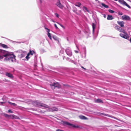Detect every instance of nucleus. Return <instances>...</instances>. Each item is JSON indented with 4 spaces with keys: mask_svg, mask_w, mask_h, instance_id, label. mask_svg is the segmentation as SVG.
<instances>
[{
    "mask_svg": "<svg viewBox=\"0 0 131 131\" xmlns=\"http://www.w3.org/2000/svg\"><path fill=\"white\" fill-rule=\"evenodd\" d=\"M124 1L123 0H119L118 1L120 3L122 4L123 3Z\"/></svg>",
    "mask_w": 131,
    "mask_h": 131,
    "instance_id": "24",
    "label": "nucleus"
},
{
    "mask_svg": "<svg viewBox=\"0 0 131 131\" xmlns=\"http://www.w3.org/2000/svg\"><path fill=\"white\" fill-rule=\"evenodd\" d=\"M8 112H10V113H13V112L12 111V110H9L8 111Z\"/></svg>",
    "mask_w": 131,
    "mask_h": 131,
    "instance_id": "32",
    "label": "nucleus"
},
{
    "mask_svg": "<svg viewBox=\"0 0 131 131\" xmlns=\"http://www.w3.org/2000/svg\"><path fill=\"white\" fill-rule=\"evenodd\" d=\"M64 123L67 125L71 126L74 128H78L79 127V126L78 125H74L72 124L67 122H64Z\"/></svg>",
    "mask_w": 131,
    "mask_h": 131,
    "instance_id": "6",
    "label": "nucleus"
},
{
    "mask_svg": "<svg viewBox=\"0 0 131 131\" xmlns=\"http://www.w3.org/2000/svg\"><path fill=\"white\" fill-rule=\"evenodd\" d=\"M101 114H103V115H104L109 116H108L107 115H106V114H104L101 113Z\"/></svg>",
    "mask_w": 131,
    "mask_h": 131,
    "instance_id": "36",
    "label": "nucleus"
},
{
    "mask_svg": "<svg viewBox=\"0 0 131 131\" xmlns=\"http://www.w3.org/2000/svg\"><path fill=\"white\" fill-rule=\"evenodd\" d=\"M75 6L78 7H80L81 5V4L79 2H77L75 4Z\"/></svg>",
    "mask_w": 131,
    "mask_h": 131,
    "instance_id": "16",
    "label": "nucleus"
},
{
    "mask_svg": "<svg viewBox=\"0 0 131 131\" xmlns=\"http://www.w3.org/2000/svg\"><path fill=\"white\" fill-rule=\"evenodd\" d=\"M57 23L59 25H60V23H58V22H57Z\"/></svg>",
    "mask_w": 131,
    "mask_h": 131,
    "instance_id": "40",
    "label": "nucleus"
},
{
    "mask_svg": "<svg viewBox=\"0 0 131 131\" xmlns=\"http://www.w3.org/2000/svg\"><path fill=\"white\" fill-rule=\"evenodd\" d=\"M45 29H47V32H48H48H49V31H50V30H49V29H48V28H45Z\"/></svg>",
    "mask_w": 131,
    "mask_h": 131,
    "instance_id": "30",
    "label": "nucleus"
},
{
    "mask_svg": "<svg viewBox=\"0 0 131 131\" xmlns=\"http://www.w3.org/2000/svg\"><path fill=\"white\" fill-rule=\"evenodd\" d=\"M55 15L58 18L59 17V16L58 14H57V13H55Z\"/></svg>",
    "mask_w": 131,
    "mask_h": 131,
    "instance_id": "31",
    "label": "nucleus"
},
{
    "mask_svg": "<svg viewBox=\"0 0 131 131\" xmlns=\"http://www.w3.org/2000/svg\"><path fill=\"white\" fill-rule=\"evenodd\" d=\"M92 26L93 28V31L94 32V28L95 26V25L94 23H93L92 24Z\"/></svg>",
    "mask_w": 131,
    "mask_h": 131,
    "instance_id": "20",
    "label": "nucleus"
},
{
    "mask_svg": "<svg viewBox=\"0 0 131 131\" xmlns=\"http://www.w3.org/2000/svg\"><path fill=\"white\" fill-rule=\"evenodd\" d=\"M76 47H77V48H78V47L77 46H76Z\"/></svg>",
    "mask_w": 131,
    "mask_h": 131,
    "instance_id": "48",
    "label": "nucleus"
},
{
    "mask_svg": "<svg viewBox=\"0 0 131 131\" xmlns=\"http://www.w3.org/2000/svg\"><path fill=\"white\" fill-rule=\"evenodd\" d=\"M101 5L103 6V7H105L106 8H108V6L107 5H106L103 3H101Z\"/></svg>",
    "mask_w": 131,
    "mask_h": 131,
    "instance_id": "19",
    "label": "nucleus"
},
{
    "mask_svg": "<svg viewBox=\"0 0 131 131\" xmlns=\"http://www.w3.org/2000/svg\"><path fill=\"white\" fill-rule=\"evenodd\" d=\"M83 10L84 11H85V10L87 11V8H86V7H83Z\"/></svg>",
    "mask_w": 131,
    "mask_h": 131,
    "instance_id": "28",
    "label": "nucleus"
},
{
    "mask_svg": "<svg viewBox=\"0 0 131 131\" xmlns=\"http://www.w3.org/2000/svg\"><path fill=\"white\" fill-rule=\"evenodd\" d=\"M4 57H5L4 61H9L13 62L15 61V56L13 53L0 49V60L3 59Z\"/></svg>",
    "mask_w": 131,
    "mask_h": 131,
    "instance_id": "1",
    "label": "nucleus"
},
{
    "mask_svg": "<svg viewBox=\"0 0 131 131\" xmlns=\"http://www.w3.org/2000/svg\"><path fill=\"white\" fill-rule=\"evenodd\" d=\"M11 118H15L17 119L19 118L17 116L15 115H13L12 116H11Z\"/></svg>",
    "mask_w": 131,
    "mask_h": 131,
    "instance_id": "18",
    "label": "nucleus"
},
{
    "mask_svg": "<svg viewBox=\"0 0 131 131\" xmlns=\"http://www.w3.org/2000/svg\"><path fill=\"white\" fill-rule=\"evenodd\" d=\"M47 35L48 37L50 39H51V34L49 32H48L47 34Z\"/></svg>",
    "mask_w": 131,
    "mask_h": 131,
    "instance_id": "23",
    "label": "nucleus"
},
{
    "mask_svg": "<svg viewBox=\"0 0 131 131\" xmlns=\"http://www.w3.org/2000/svg\"><path fill=\"white\" fill-rule=\"evenodd\" d=\"M6 115L7 116H8V115Z\"/></svg>",
    "mask_w": 131,
    "mask_h": 131,
    "instance_id": "47",
    "label": "nucleus"
},
{
    "mask_svg": "<svg viewBox=\"0 0 131 131\" xmlns=\"http://www.w3.org/2000/svg\"><path fill=\"white\" fill-rule=\"evenodd\" d=\"M96 102L97 103L102 102V101L100 99H97L96 101Z\"/></svg>",
    "mask_w": 131,
    "mask_h": 131,
    "instance_id": "21",
    "label": "nucleus"
},
{
    "mask_svg": "<svg viewBox=\"0 0 131 131\" xmlns=\"http://www.w3.org/2000/svg\"><path fill=\"white\" fill-rule=\"evenodd\" d=\"M96 1H97V0H95Z\"/></svg>",
    "mask_w": 131,
    "mask_h": 131,
    "instance_id": "49",
    "label": "nucleus"
},
{
    "mask_svg": "<svg viewBox=\"0 0 131 131\" xmlns=\"http://www.w3.org/2000/svg\"><path fill=\"white\" fill-rule=\"evenodd\" d=\"M79 118L81 119H87V117L83 116H79Z\"/></svg>",
    "mask_w": 131,
    "mask_h": 131,
    "instance_id": "14",
    "label": "nucleus"
},
{
    "mask_svg": "<svg viewBox=\"0 0 131 131\" xmlns=\"http://www.w3.org/2000/svg\"><path fill=\"white\" fill-rule=\"evenodd\" d=\"M129 41H130V42L131 43V38H130V40H129Z\"/></svg>",
    "mask_w": 131,
    "mask_h": 131,
    "instance_id": "41",
    "label": "nucleus"
},
{
    "mask_svg": "<svg viewBox=\"0 0 131 131\" xmlns=\"http://www.w3.org/2000/svg\"><path fill=\"white\" fill-rule=\"evenodd\" d=\"M6 75L7 77H9L11 78H13V76L12 75V74L8 73H6Z\"/></svg>",
    "mask_w": 131,
    "mask_h": 131,
    "instance_id": "10",
    "label": "nucleus"
},
{
    "mask_svg": "<svg viewBox=\"0 0 131 131\" xmlns=\"http://www.w3.org/2000/svg\"><path fill=\"white\" fill-rule=\"evenodd\" d=\"M122 18L123 20H128L130 19V17L126 15H125L122 16Z\"/></svg>",
    "mask_w": 131,
    "mask_h": 131,
    "instance_id": "7",
    "label": "nucleus"
},
{
    "mask_svg": "<svg viewBox=\"0 0 131 131\" xmlns=\"http://www.w3.org/2000/svg\"><path fill=\"white\" fill-rule=\"evenodd\" d=\"M108 11L110 13H113L114 12V11L113 10L111 9H109L108 10Z\"/></svg>",
    "mask_w": 131,
    "mask_h": 131,
    "instance_id": "25",
    "label": "nucleus"
},
{
    "mask_svg": "<svg viewBox=\"0 0 131 131\" xmlns=\"http://www.w3.org/2000/svg\"><path fill=\"white\" fill-rule=\"evenodd\" d=\"M117 23L121 27H124V22L123 21H117Z\"/></svg>",
    "mask_w": 131,
    "mask_h": 131,
    "instance_id": "9",
    "label": "nucleus"
},
{
    "mask_svg": "<svg viewBox=\"0 0 131 131\" xmlns=\"http://www.w3.org/2000/svg\"><path fill=\"white\" fill-rule=\"evenodd\" d=\"M119 31L121 32H123L124 34L126 33V32H125V31L122 28H120V29H119Z\"/></svg>",
    "mask_w": 131,
    "mask_h": 131,
    "instance_id": "17",
    "label": "nucleus"
},
{
    "mask_svg": "<svg viewBox=\"0 0 131 131\" xmlns=\"http://www.w3.org/2000/svg\"><path fill=\"white\" fill-rule=\"evenodd\" d=\"M74 62V61H72V62Z\"/></svg>",
    "mask_w": 131,
    "mask_h": 131,
    "instance_id": "45",
    "label": "nucleus"
},
{
    "mask_svg": "<svg viewBox=\"0 0 131 131\" xmlns=\"http://www.w3.org/2000/svg\"><path fill=\"white\" fill-rule=\"evenodd\" d=\"M57 5L60 8H63L62 5L59 2L57 3Z\"/></svg>",
    "mask_w": 131,
    "mask_h": 131,
    "instance_id": "12",
    "label": "nucleus"
},
{
    "mask_svg": "<svg viewBox=\"0 0 131 131\" xmlns=\"http://www.w3.org/2000/svg\"><path fill=\"white\" fill-rule=\"evenodd\" d=\"M34 52L33 51L30 50L29 52L28 53L26 57V58L28 60L34 54Z\"/></svg>",
    "mask_w": 131,
    "mask_h": 131,
    "instance_id": "3",
    "label": "nucleus"
},
{
    "mask_svg": "<svg viewBox=\"0 0 131 131\" xmlns=\"http://www.w3.org/2000/svg\"><path fill=\"white\" fill-rule=\"evenodd\" d=\"M52 21L53 22H55V21H53V20H52Z\"/></svg>",
    "mask_w": 131,
    "mask_h": 131,
    "instance_id": "43",
    "label": "nucleus"
},
{
    "mask_svg": "<svg viewBox=\"0 0 131 131\" xmlns=\"http://www.w3.org/2000/svg\"><path fill=\"white\" fill-rule=\"evenodd\" d=\"M0 45L1 46L4 48H8L7 46L5 44L1 43Z\"/></svg>",
    "mask_w": 131,
    "mask_h": 131,
    "instance_id": "15",
    "label": "nucleus"
},
{
    "mask_svg": "<svg viewBox=\"0 0 131 131\" xmlns=\"http://www.w3.org/2000/svg\"><path fill=\"white\" fill-rule=\"evenodd\" d=\"M103 16H104V18H106V15H105V14H104L103 15Z\"/></svg>",
    "mask_w": 131,
    "mask_h": 131,
    "instance_id": "37",
    "label": "nucleus"
},
{
    "mask_svg": "<svg viewBox=\"0 0 131 131\" xmlns=\"http://www.w3.org/2000/svg\"><path fill=\"white\" fill-rule=\"evenodd\" d=\"M81 68H82L84 69H85V70L86 69L84 68L82 66Z\"/></svg>",
    "mask_w": 131,
    "mask_h": 131,
    "instance_id": "39",
    "label": "nucleus"
},
{
    "mask_svg": "<svg viewBox=\"0 0 131 131\" xmlns=\"http://www.w3.org/2000/svg\"><path fill=\"white\" fill-rule=\"evenodd\" d=\"M120 15H122V13L120 14Z\"/></svg>",
    "mask_w": 131,
    "mask_h": 131,
    "instance_id": "42",
    "label": "nucleus"
},
{
    "mask_svg": "<svg viewBox=\"0 0 131 131\" xmlns=\"http://www.w3.org/2000/svg\"><path fill=\"white\" fill-rule=\"evenodd\" d=\"M113 19V18L112 15H108L107 16V19L108 20H111Z\"/></svg>",
    "mask_w": 131,
    "mask_h": 131,
    "instance_id": "11",
    "label": "nucleus"
},
{
    "mask_svg": "<svg viewBox=\"0 0 131 131\" xmlns=\"http://www.w3.org/2000/svg\"><path fill=\"white\" fill-rule=\"evenodd\" d=\"M31 102L32 104L34 105L40 107L42 108L45 109L48 111L53 112L58 110V108H56L53 107L49 108L48 105L37 101H31Z\"/></svg>",
    "mask_w": 131,
    "mask_h": 131,
    "instance_id": "2",
    "label": "nucleus"
},
{
    "mask_svg": "<svg viewBox=\"0 0 131 131\" xmlns=\"http://www.w3.org/2000/svg\"><path fill=\"white\" fill-rule=\"evenodd\" d=\"M73 11L75 12L77 11V9L76 8H75V9H74L73 10Z\"/></svg>",
    "mask_w": 131,
    "mask_h": 131,
    "instance_id": "33",
    "label": "nucleus"
},
{
    "mask_svg": "<svg viewBox=\"0 0 131 131\" xmlns=\"http://www.w3.org/2000/svg\"><path fill=\"white\" fill-rule=\"evenodd\" d=\"M51 87L52 89L55 88V87H58V88H60L61 87V86L58 83H54L52 85H51Z\"/></svg>",
    "mask_w": 131,
    "mask_h": 131,
    "instance_id": "4",
    "label": "nucleus"
},
{
    "mask_svg": "<svg viewBox=\"0 0 131 131\" xmlns=\"http://www.w3.org/2000/svg\"><path fill=\"white\" fill-rule=\"evenodd\" d=\"M56 131H64L63 130L60 129H58L56 130Z\"/></svg>",
    "mask_w": 131,
    "mask_h": 131,
    "instance_id": "35",
    "label": "nucleus"
},
{
    "mask_svg": "<svg viewBox=\"0 0 131 131\" xmlns=\"http://www.w3.org/2000/svg\"><path fill=\"white\" fill-rule=\"evenodd\" d=\"M74 51L76 53H78L79 52L78 51H76V50H75Z\"/></svg>",
    "mask_w": 131,
    "mask_h": 131,
    "instance_id": "38",
    "label": "nucleus"
},
{
    "mask_svg": "<svg viewBox=\"0 0 131 131\" xmlns=\"http://www.w3.org/2000/svg\"><path fill=\"white\" fill-rule=\"evenodd\" d=\"M54 26L56 29H58V27H57L56 24H54Z\"/></svg>",
    "mask_w": 131,
    "mask_h": 131,
    "instance_id": "34",
    "label": "nucleus"
},
{
    "mask_svg": "<svg viewBox=\"0 0 131 131\" xmlns=\"http://www.w3.org/2000/svg\"><path fill=\"white\" fill-rule=\"evenodd\" d=\"M115 0V1H118V0Z\"/></svg>",
    "mask_w": 131,
    "mask_h": 131,
    "instance_id": "46",
    "label": "nucleus"
},
{
    "mask_svg": "<svg viewBox=\"0 0 131 131\" xmlns=\"http://www.w3.org/2000/svg\"><path fill=\"white\" fill-rule=\"evenodd\" d=\"M61 27H62L64 29H65V27H64V26L63 25H62V24H60L59 25Z\"/></svg>",
    "mask_w": 131,
    "mask_h": 131,
    "instance_id": "29",
    "label": "nucleus"
},
{
    "mask_svg": "<svg viewBox=\"0 0 131 131\" xmlns=\"http://www.w3.org/2000/svg\"><path fill=\"white\" fill-rule=\"evenodd\" d=\"M40 2H41V0H40Z\"/></svg>",
    "mask_w": 131,
    "mask_h": 131,
    "instance_id": "44",
    "label": "nucleus"
},
{
    "mask_svg": "<svg viewBox=\"0 0 131 131\" xmlns=\"http://www.w3.org/2000/svg\"><path fill=\"white\" fill-rule=\"evenodd\" d=\"M124 35L122 34H120V36L122 37H123L125 39H128L129 38V36L127 34L126 32V33Z\"/></svg>",
    "mask_w": 131,
    "mask_h": 131,
    "instance_id": "5",
    "label": "nucleus"
},
{
    "mask_svg": "<svg viewBox=\"0 0 131 131\" xmlns=\"http://www.w3.org/2000/svg\"><path fill=\"white\" fill-rule=\"evenodd\" d=\"M9 103L10 105H13L14 106H15L16 105V104L14 103H12L10 102H9Z\"/></svg>",
    "mask_w": 131,
    "mask_h": 131,
    "instance_id": "26",
    "label": "nucleus"
},
{
    "mask_svg": "<svg viewBox=\"0 0 131 131\" xmlns=\"http://www.w3.org/2000/svg\"><path fill=\"white\" fill-rule=\"evenodd\" d=\"M66 52L67 54L69 56H72V52L70 49L68 48L66 50Z\"/></svg>",
    "mask_w": 131,
    "mask_h": 131,
    "instance_id": "8",
    "label": "nucleus"
},
{
    "mask_svg": "<svg viewBox=\"0 0 131 131\" xmlns=\"http://www.w3.org/2000/svg\"><path fill=\"white\" fill-rule=\"evenodd\" d=\"M120 27L118 26H116L115 27V28L118 30V31L119 30V29H120Z\"/></svg>",
    "mask_w": 131,
    "mask_h": 131,
    "instance_id": "27",
    "label": "nucleus"
},
{
    "mask_svg": "<svg viewBox=\"0 0 131 131\" xmlns=\"http://www.w3.org/2000/svg\"><path fill=\"white\" fill-rule=\"evenodd\" d=\"M122 5H125L127 7H128L129 8H130L131 7L129 5H128L124 1L123 2V4Z\"/></svg>",
    "mask_w": 131,
    "mask_h": 131,
    "instance_id": "13",
    "label": "nucleus"
},
{
    "mask_svg": "<svg viewBox=\"0 0 131 131\" xmlns=\"http://www.w3.org/2000/svg\"><path fill=\"white\" fill-rule=\"evenodd\" d=\"M53 38L55 40H58V38L56 36H53Z\"/></svg>",
    "mask_w": 131,
    "mask_h": 131,
    "instance_id": "22",
    "label": "nucleus"
}]
</instances>
